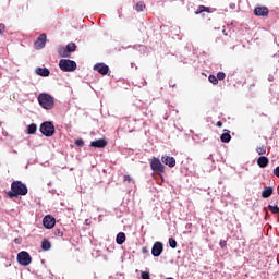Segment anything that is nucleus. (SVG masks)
<instances>
[{
    "label": "nucleus",
    "mask_w": 279,
    "mask_h": 279,
    "mask_svg": "<svg viewBox=\"0 0 279 279\" xmlns=\"http://www.w3.org/2000/svg\"><path fill=\"white\" fill-rule=\"evenodd\" d=\"M27 193L28 190L25 183L21 181H13L11 184V191H9L7 195L12 199V197L25 196Z\"/></svg>",
    "instance_id": "nucleus-1"
},
{
    "label": "nucleus",
    "mask_w": 279,
    "mask_h": 279,
    "mask_svg": "<svg viewBox=\"0 0 279 279\" xmlns=\"http://www.w3.org/2000/svg\"><path fill=\"white\" fill-rule=\"evenodd\" d=\"M39 106L44 108V110H53V107L56 106V100L53 96L49 94L41 93L37 97Z\"/></svg>",
    "instance_id": "nucleus-2"
},
{
    "label": "nucleus",
    "mask_w": 279,
    "mask_h": 279,
    "mask_svg": "<svg viewBox=\"0 0 279 279\" xmlns=\"http://www.w3.org/2000/svg\"><path fill=\"white\" fill-rule=\"evenodd\" d=\"M59 68L64 73H71V72L75 71V69H77V63L73 60L61 59L59 61Z\"/></svg>",
    "instance_id": "nucleus-3"
},
{
    "label": "nucleus",
    "mask_w": 279,
    "mask_h": 279,
    "mask_svg": "<svg viewBox=\"0 0 279 279\" xmlns=\"http://www.w3.org/2000/svg\"><path fill=\"white\" fill-rule=\"evenodd\" d=\"M150 169L157 175H162L165 173V165L160 161L158 157H154L150 161Z\"/></svg>",
    "instance_id": "nucleus-4"
},
{
    "label": "nucleus",
    "mask_w": 279,
    "mask_h": 279,
    "mask_svg": "<svg viewBox=\"0 0 279 279\" xmlns=\"http://www.w3.org/2000/svg\"><path fill=\"white\" fill-rule=\"evenodd\" d=\"M40 132L44 136H53L56 134V126L53 122H43L40 125Z\"/></svg>",
    "instance_id": "nucleus-5"
},
{
    "label": "nucleus",
    "mask_w": 279,
    "mask_h": 279,
    "mask_svg": "<svg viewBox=\"0 0 279 279\" xmlns=\"http://www.w3.org/2000/svg\"><path fill=\"white\" fill-rule=\"evenodd\" d=\"M17 263L23 267H27V265H32V256L27 251H22L17 254Z\"/></svg>",
    "instance_id": "nucleus-6"
},
{
    "label": "nucleus",
    "mask_w": 279,
    "mask_h": 279,
    "mask_svg": "<svg viewBox=\"0 0 279 279\" xmlns=\"http://www.w3.org/2000/svg\"><path fill=\"white\" fill-rule=\"evenodd\" d=\"M43 226L47 230H51V228H53L56 226V218H53V216H51V215L45 216L43 219Z\"/></svg>",
    "instance_id": "nucleus-7"
},
{
    "label": "nucleus",
    "mask_w": 279,
    "mask_h": 279,
    "mask_svg": "<svg viewBox=\"0 0 279 279\" xmlns=\"http://www.w3.org/2000/svg\"><path fill=\"white\" fill-rule=\"evenodd\" d=\"M47 43V34L43 33L38 36L37 40L34 43L35 49H44Z\"/></svg>",
    "instance_id": "nucleus-8"
},
{
    "label": "nucleus",
    "mask_w": 279,
    "mask_h": 279,
    "mask_svg": "<svg viewBox=\"0 0 279 279\" xmlns=\"http://www.w3.org/2000/svg\"><path fill=\"white\" fill-rule=\"evenodd\" d=\"M165 251V246L162 245V242H155L151 248V254L155 257L160 256L162 252Z\"/></svg>",
    "instance_id": "nucleus-9"
},
{
    "label": "nucleus",
    "mask_w": 279,
    "mask_h": 279,
    "mask_svg": "<svg viewBox=\"0 0 279 279\" xmlns=\"http://www.w3.org/2000/svg\"><path fill=\"white\" fill-rule=\"evenodd\" d=\"M108 146V141L106 138H99L90 142V147H95L97 149H104V147Z\"/></svg>",
    "instance_id": "nucleus-10"
},
{
    "label": "nucleus",
    "mask_w": 279,
    "mask_h": 279,
    "mask_svg": "<svg viewBox=\"0 0 279 279\" xmlns=\"http://www.w3.org/2000/svg\"><path fill=\"white\" fill-rule=\"evenodd\" d=\"M94 71H97L100 75H108L110 68L105 63H98L94 66Z\"/></svg>",
    "instance_id": "nucleus-11"
},
{
    "label": "nucleus",
    "mask_w": 279,
    "mask_h": 279,
    "mask_svg": "<svg viewBox=\"0 0 279 279\" xmlns=\"http://www.w3.org/2000/svg\"><path fill=\"white\" fill-rule=\"evenodd\" d=\"M255 16H269V9L267 7H257L254 9Z\"/></svg>",
    "instance_id": "nucleus-12"
},
{
    "label": "nucleus",
    "mask_w": 279,
    "mask_h": 279,
    "mask_svg": "<svg viewBox=\"0 0 279 279\" xmlns=\"http://www.w3.org/2000/svg\"><path fill=\"white\" fill-rule=\"evenodd\" d=\"M161 161L163 162V165H167L171 169H172V167H175V158H173L171 156H162Z\"/></svg>",
    "instance_id": "nucleus-13"
},
{
    "label": "nucleus",
    "mask_w": 279,
    "mask_h": 279,
    "mask_svg": "<svg viewBox=\"0 0 279 279\" xmlns=\"http://www.w3.org/2000/svg\"><path fill=\"white\" fill-rule=\"evenodd\" d=\"M35 72L40 76V77H49L51 75V72L47 68H36Z\"/></svg>",
    "instance_id": "nucleus-14"
},
{
    "label": "nucleus",
    "mask_w": 279,
    "mask_h": 279,
    "mask_svg": "<svg viewBox=\"0 0 279 279\" xmlns=\"http://www.w3.org/2000/svg\"><path fill=\"white\" fill-rule=\"evenodd\" d=\"M257 165L258 167H260V169H265V167L269 165V158L260 156L259 158H257Z\"/></svg>",
    "instance_id": "nucleus-15"
},
{
    "label": "nucleus",
    "mask_w": 279,
    "mask_h": 279,
    "mask_svg": "<svg viewBox=\"0 0 279 279\" xmlns=\"http://www.w3.org/2000/svg\"><path fill=\"white\" fill-rule=\"evenodd\" d=\"M271 195H274V187H271V186L265 187L262 192V197L264 199L271 197Z\"/></svg>",
    "instance_id": "nucleus-16"
},
{
    "label": "nucleus",
    "mask_w": 279,
    "mask_h": 279,
    "mask_svg": "<svg viewBox=\"0 0 279 279\" xmlns=\"http://www.w3.org/2000/svg\"><path fill=\"white\" fill-rule=\"evenodd\" d=\"M226 133H222L220 136V141L221 143H230L232 136L230 135V131L229 130H225Z\"/></svg>",
    "instance_id": "nucleus-17"
},
{
    "label": "nucleus",
    "mask_w": 279,
    "mask_h": 279,
    "mask_svg": "<svg viewBox=\"0 0 279 279\" xmlns=\"http://www.w3.org/2000/svg\"><path fill=\"white\" fill-rule=\"evenodd\" d=\"M58 53L61 58H69L71 56L66 47H60Z\"/></svg>",
    "instance_id": "nucleus-18"
},
{
    "label": "nucleus",
    "mask_w": 279,
    "mask_h": 279,
    "mask_svg": "<svg viewBox=\"0 0 279 279\" xmlns=\"http://www.w3.org/2000/svg\"><path fill=\"white\" fill-rule=\"evenodd\" d=\"M41 250H44V252H49V250H51V242L47 239H44L41 242Z\"/></svg>",
    "instance_id": "nucleus-19"
},
{
    "label": "nucleus",
    "mask_w": 279,
    "mask_h": 279,
    "mask_svg": "<svg viewBox=\"0 0 279 279\" xmlns=\"http://www.w3.org/2000/svg\"><path fill=\"white\" fill-rule=\"evenodd\" d=\"M124 241H125V233L123 232L118 233L116 238V242L118 243V245H123Z\"/></svg>",
    "instance_id": "nucleus-20"
},
{
    "label": "nucleus",
    "mask_w": 279,
    "mask_h": 279,
    "mask_svg": "<svg viewBox=\"0 0 279 279\" xmlns=\"http://www.w3.org/2000/svg\"><path fill=\"white\" fill-rule=\"evenodd\" d=\"M256 151L259 156H265V154H267V146L265 145L257 146Z\"/></svg>",
    "instance_id": "nucleus-21"
},
{
    "label": "nucleus",
    "mask_w": 279,
    "mask_h": 279,
    "mask_svg": "<svg viewBox=\"0 0 279 279\" xmlns=\"http://www.w3.org/2000/svg\"><path fill=\"white\" fill-rule=\"evenodd\" d=\"M202 12H210V8H207L205 5H199L198 9L195 11V14H202Z\"/></svg>",
    "instance_id": "nucleus-22"
},
{
    "label": "nucleus",
    "mask_w": 279,
    "mask_h": 279,
    "mask_svg": "<svg viewBox=\"0 0 279 279\" xmlns=\"http://www.w3.org/2000/svg\"><path fill=\"white\" fill-rule=\"evenodd\" d=\"M65 48L68 49V52L73 53V51L77 49V45H75V43H70L65 46Z\"/></svg>",
    "instance_id": "nucleus-23"
},
{
    "label": "nucleus",
    "mask_w": 279,
    "mask_h": 279,
    "mask_svg": "<svg viewBox=\"0 0 279 279\" xmlns=\"http://www.w3.org/2000/svg\"><path fill=\"white\" fill-rule=\"evenodd\" d=\"M268 210H270L272 213V215H279L278 205H268Z\"/></svg>",
    "instance_id": "nucleus-24"
},
{
    "label": "nucleus",
    "mask_w": 279,
    "mask_h": 279,
    "mask_svg": "<svg viewBox=\"0 0 279 279\" xmlns=\"http://www.w3.org/2000/svg\"><path fill=\"white\" fill-rule=\"evenodd\" d=\"M37 126L36 124L32 123L27 126V134H36Z\"/></svg>",
    "instance_id": "nucleus-25"
},
{
    "label": "nucleus",
    "mask_w": 279,
    "mask_h": 279,
    "mask_svg": "<svg viewBox=\"0 0 279 279\" xmlns=\"http://www.w3.org/2000/svg\"><path fill=\"white\" fill-rule=\"evenodd\" d=\"M136 12H143L145 10V2H137L135 5Z\"/></svg>",
    "instance_id": "nucleus-26"
},
{
    "label": "nucleus",
    "mask_w": 279,
    "mask_h": 279,
    "mask_svg": "<svg viewBox=\"0 0 279 279\" xmlns=\"http://www.w3.org/2000/svg\"><path fill=\"white\" fill-rule=\"evenodd\" d=\"M208 81L210 84H214V86H217L219 84V80L215 75H209Z\"/></svg>",
    "instance_id": "nucleus-27"
},
{
    "label": "nucleus",
    "mask_w": 279,
    "mask_h": 279,
    "mask_svg": "<svg viewBox=\"0 0 279 279\" xmlns=\"http://www.w3.org/2000/svg\"><path fill=\"white\" fill-rule=\"evenodd\" d=\"M169 246L172 248V250H175L178 247V242L175 241V239L173 238H170L169 239Z\"/></svg>",
    "instance_id": "nucleus-28"
},
{
    "label": "nucleus",
    "mask_w": 279,
    "mask_h": 279,
    "mask_svg": "<svg viewBox=\"0 0 279 279\" xmlns=\"http://www.w3.org/2000/svg\"><path fill=\"white\" fill-rule=\"evenodd\" d=\"M54 236L62 238V236H64V232L60 229H56L54 230Z\"/></svg>",
    "instance_id": "nucleus-29"
},
{
    "label": "nucleus",
    "mask_w": 279,
    "mask_h": 279,
    "mask_svg": "<svg viewBox=\"0 0 279 279\" xmlns=\"http://www.w3.org/2000/svg\"><path fill=\"white\" fill-rule=\"evenodd\" d=\"M216 77H217V80H220V81H221V80H226V73H223V72H218Z\"/></svg>",
    "instance_id": "nucleus-30"
},
{
    "label": "nucleus",
    "mask_w": 279,
    "mask_h": 279,
    "mask_svg": "<svg viewBox=\"0 0 279 279\" xmlns=\"http://www.w3.org/2000/svg\"><path fill=\"white\" fill-rule=\"evenodd\" d=\"M141 277H142V279H151V277L149 276V272H147V271H143L141 274Z\"/></svg>",
    "instance_id": "nucleus-31"
},
{
    "label": "nucleus",
    "mask_w": 279,
    "mask_h": 279,
    "mask_svg": "<svg viewBox=\"0 0 279 279\" xmlns=\"http://www.w3.org/2000/svg\"><path fill=\"white\" fill-rule=\"evenodd\" d=\"M75 145H77V147H84V140H82V138L76 140Z\"/></svg>",
    "instance_id": "nucleus-32"
},
{
    "label": "nucleus",
    "mask_w": 279,
    "mask_h": 279,
    "mask_svg": "<svg viewBox=\"0 0 279 279\" xmlns=\"http://www.w3.org/2000/svg\"><path fill=\"white\" fill-rule=\"evenodd\" d=\"M219 245H220V247L223 250V248H226V247H227V245H228V241H226V240H221V241L219 242Z\"/></svg>",
    "instance_id": "nucleus-33"
},
{
    "label": "nucleus",
    "mask_w": 279,
    "mask_h": 279,
    "mask_svg": "<svg viewBox=\"0 0 279 279\" xmlns=\"http://www.w3.org/2000/svg\"><path fill=\"white\" fill-rule=\"evenodd\" d=\"M5 32V24H0V36H3Z\"/></svg>",
    "instance_id": "nucleus-34"
},
{
    "label": "nucleus",
    "mask_w": 279,
    "mask_h": 279,
    "mask_svg": "<svg viewBox=\"0 0 279 279\" xmlns=\"http://www.w3.org/2000/svg\"><path fill=\"white\" fill-rule=\"evenodd\" d=\"M123 182H132V177L125 174L124 178H123Z\"/></svg>",
    "instance_id": "nucleus-35"
},
{
    "label": "nucleus",
    "mask_w": 279,
    "mask_h": 279,
    "mask_svg": "<svg viewBox=\"0 0 279 279\" xmlns=\"http://www.w3.org/2000/svg\"><path fill=\"white\" fill-rule=\"evenodd\" d=\"M272 173L276 178H279V166L272 170Z\"/></svg>",
    "instance_id": "nucleus-36"
},
{
    "label": "nucleus",
    "mask_w": 279,
    "mask_h": 279,
    "mask_svg": "<svg viewBox=\"0 0 279 279\" xmlns=\"http://www.w3.org/2000/svg\"><path fill=\"white\" fill-rule=\"evenodd\" d=\"M216 125H217V128H222V126H223V122H222V121H218V122L216 123Z\"/></svg>",
    "instance_id": "nucleus-37"
},
{
    "label": "nucleus",
    "mask_w": 279,
    "mask_h": 279,
    "mask_svg": "<svg viewBox=\"0 0 279 279\" xmlns=\"http://www.w3.org/2000/svg\"><path fill=\"white\" fill-rule=\"evenodd\" d=\"M142 252H143V254H147V252H148V251H147V247H143V248H142Z\"/></svg>",
    "instance_id": "nucleus-38"
}]
</instances>
